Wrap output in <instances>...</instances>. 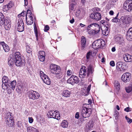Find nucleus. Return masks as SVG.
<instances>
[{
    "mask_svg": "<svg viewBox=\"0 0 132 132\" xmlns=\"http://www.w3.org/2000/svg\"><path fill=\"white\" fill-rule=\"evenodd\" d=\"M5 118L6 119H9L11 118H13L12 115V113L9 112H7L5 115Z\"/></svg>",
    "mask_w": 132,
    "mask_h": 132,
    "instance_id": "obj_30",
    "label": "nucleus"
},
{
    "mask_svg": "<svg viewBox=\"0 0 132 132\" xmlns=\"http://www.w3.org/2000/svg\"><path fill=\"white\" fill-rule=\"evenodd\" d=\"M45 56H38L39 59V60L42 62L44 61L45 59Z\"/></svg>",
    "mask_w": 132,
    "mask_h": 132,
    "instance_id": "obj_45",
    "label": "nucleus"
},
{
    "mask_svg": "<svg viewBox=\"0 0 132 132\" xmlns=\"http://www.w3.org/2000/svg\"><path fill=\"white\" fill-rule=\"evenodd\" d=\"M6 44L4 42H1L0 43V46H2V47L3 48L4 47V46H5Z\"/></svg>",
    "mask_w": 132,
    "mask_h": 132,
    "instance_id": "obj_50",
    "label": "nucleus"
},
{
    "mask_svg": "<svg viewBox=\"0 0 132 132\" xmlns=\"http://www.w3.org/2000/svg\"><path fill=\"white\" fill-rule=\"evenodd\" d=\"M17 66H20L22 63L20 53L16 52L14 55H11L8 59V64L10 65H13L14 63Z\"/></svg>",
    "mask_w": 132,
    "mask_h": 132,
    "instance_id": "obj_1",
    "label": "nucleus"
},
{
    "mask_svg": "<svg viewBox=\"0 0 132 132\" xmlns=\"http://www.w3.org/2000/svg\"><path fill=\"white\" fill-rule=\"evenodd\" d=\"M74 19L73 18L72 19L70 20V22L71 23H73L74 22Z\"/></svg>",
    "mask_w": 132,
    "mask_h": 132,
    "instance_id": "obj_61",
    "label": "nucleus"
},
{
    "mask_svg": "<svg viewBox=\"0 0 132 132\" xmlns=\"http://www.w3.org/2000/svg\"><path fill=\"white\" fill-rule=\"evenodd\" d=\"M89 16L91 18L95 21H98L101 18L100 13L96 12L92 13L90 14Z\"/></svg>",
    "mask_w": 132,
    "mask_h": 132,
    "instance_id": "obj_10",
    "label": "nucleus"
},
{
    "mask_svg": "<svg viewBox=\"0 0 132 132\" xmlns=\"http://www.w3.org/2000/svg\"><path fill=\"white\" fill-rule=\"evenodd\" d=\"M131 78V74L128 72L124 73L122 76L121 79L125 82H129Z\"/></svg>",
    "mask_w": 132,
    "mask_h": 132,
    "instance_id": "obj_11",
    "label": "nucleus"
},
{
    "mask_svg": "<svg viewBox=\"0 0 132 132\" xmlns=\"http://www.w3.org/2000/svg\"><path fill=\"white\" fill-rule=\"evenodd\" d=\"M70 92L68 90H64L62 92L63 96L68 97L70 95Z\"/></svg>",
    "mask_w": 132,
    "mask_h": 132,
    "instance_id": "obj_29",
    "label": "nucleus"
},
{
    "mask_svg": "<svg viewBox=\"0 0 132 132\" xmlns=\"http://www.w3.org/2000/svg\"><path fill=\"white\" fill-rule=\"evenodd\" d=\"M93 126V123L92 120H90L86 125V129L88 130L91 129Z\"/></svg>",
    "mask_w": 132,
    "mask_h": 132,
    "instance_id": "obj_21",
    "label": "nucleus"
},
{
    "mask_svg": "<svg viewBox=\"0 0 132 132\" xmlns=\"http://www.w3.org/2000/svg\"><path fill=\"white\" fill-rule=\"evenodd\" d=\"M54 74L55 75V76L58 79L61 78L62 76V74L60 70L56 72Z\"/></svg>",
    "mask_w": 132,
    "mask_h": 132,
    "instance_id": "obj_28",
    "label": "nucleus"
},
{
    "mask_svg": "<svg viewBox=\"0 0 132 132\" xmlns=\"http://www.w3.org/2000/svg\"><path fill=\"white\" fill-rule=\"evenodd\" d=\"M47 115L48 116V117L50 118H52V117L53 116V111H50L48 112Z\"/></svg>",
    "mask_w": 132,
    "mask_h": 132,
    "instance_id": "obj_39",
    "label": "nucleus"
},
{
    "mask_svg": "<svg viewBox=\"0 0 132 132\" xmlns=\"http://www.w3.org/2000/svg\"><path fill=\"white\" fill-rule=\"evenodd\" d=\"M61 124V126L63 128H67L68 126V122L65 120H63Z\"/></svg>",
    "mask_w": 132,
    "mask_h": 132,
    "instance_id": "obj_31",
    "label": "nucleus"
},
{
    "mask_svg": "<svg viewBox=\"0 0 132 132\" xmlns=\"http://www.w3.org/2000/svg\"><path fill=\"white\" fill-rule=\"evenodd\" d=\"M86 39L84 36H82L81 38V43L82 48L84 49L86 46Z\"/></svg>",
    "mask_w": 132,
    "mask_h": 132,
    "instance_id": "obj_23",
    "label": "nucleus"
},
{
    "mask_svg": "<svg viewBox=\"0 0 132 132\" xmlns=\"http://www.w3.org/2000/svg\"><path fill=\"white\" fill-rule=\"evenodd\" d=\"M112 51L113 52H114L116 51V49L115 47H113L112 48Z\"/></svg>",
    "mask_w": 132,
    "mask_h": 132,
    "instance_id": "obj_62",
    "label": "nucleus"
},
{
    "mask_svg": "<svg viewBox=\"0 0 132 132\" xmlns=\"http://www.w3.org/2000/svg\"><path fill=\"white\" fill-rule=\"evenodd\" d=\"M27 127V132H39L38 129L34 127L31 126H29L28 127L26 126Z\"/></svg>",
    "mask_w": 132,
    "mask_h": 132,
    "instance_id": "obj_24",
    "label": "nucleus"
},
{
    "mask_svg": "<svg viewBox=\"0 0 132 132\" xmlns=\"http://www.w3.org/2000/svg\"><path fill=\"white\" fill-rule=\"evenodd\" d=\"M100 26L98 24L94 23L89 25L87 27L88 30H92L94 31L95 33L96 34L98 33L100 30Z\"/></svg>",
    "mask_w": 132,
    "mask_h": 132,
    "instance_id": "obj_6",
    "label": "nucleus"
},
{
    "mask_svg": "<svg viewBox=\"0 0 132 132\" xmlns=\"http://www.w3.org/2000/svg\"><path fill=\"white\" fill-rule=\"evenodd\" d=\"M3 49L4 51L6 52H7L9 51V46L6 44L4 46Z\"/></svg>",
    "mask_w": 132,
    "mask_h": 132,
    "instance_id": "obj_40",
    "label": "nucleus"
},
{
    "mask_svg": "<svg viewBox=\"0 0 132 132\" xmlns=\"http://www.w3.org/2000/svg\"><path fill=\"white\" fill-rule=\"evenodd\" d=\"M114 12L112 10L110 11L109 12V14L110 15H113L114 14Z\"/></svg>",
    "mask_w": 132,
    "mask_h": 132,
    "instance_id": "obj_58",
    "label": "nucleus"
},
{
    "mask_svg": "<svg viewBox=\"0 0 132 132\" xmlns=\"http://www.w3.org/2000/svg\"><path fill=\"white\" fill-rule=\"evenodd\" d=\"M26 21L28 25H31L34 22L33 17L32 16L28 17L26 16Z\"/></svg>",
    "mask_w": 132,
    "mask_h": 132,
    "instance_id": "obj_22",
    "label": "nucleus"
},
{
    "mask_svg": "<svg viewBox=\"0 0 132 132\" xmlns=\"http://www.w3.org/2000/svg\"><path fill=\"white\" fill-rule=\"evenodd\" d=\"M16 85V81L14 80L11 82V83H9L8 85L7 86V89H5L7 90L8 92L10 89H12L13 90H14L15 88Z\"/></svg>",
    "mask_w": 132,
    "mask_h": 132,
    "instance_id": "obj_15",
    "label": "nucleus"
},
{
    "mask_svg": "<svg viewBox=\"0 0 132 132\" xmlns=\"http://www.w3.org/2000/svg\"><path fill=\"white\" fill-rule=\"evenodd\" d=\"M123 63L122 62H118L116 64V68L117 69H122L124 70L125 69L123 67Z\"/></svg>",
    "mask_w": 132,
    "mask_h": 132,
    "instance_id": "obj_26",
    "label": "nucleus"
},
{
    "mask_svg": "<svg viewBox=\"0 0 132 132\" xmlns=\"http://www.w3.org/2000/svg\"><path fill=\"white\" fill-rule=\"evenodd\" d=\"M119 13H118L116 17L112 20V21L113 22H119L120 21V19L118 18Z\"/></svg>",
    "mask_w": 132,
    "mask_h": 132,
    "instance_id": "obj_32",
    "label": "nucleus"
},
{
    "mask_svg": "<svg viewBox=\"0 0 132 132\" xmlns=\"http://www.w3.org/2000/svg\"><path fill=\"white\" fill-rule=\"evenodd\" d=\"M123 8L129 12L132 9V0L126 1L123 4Z\"/></svg>",
    "mask_w": 132,
    "mask_h": 132,
    "instance_id": "obj_9",
    "label": "nucleus"
},
{
    "mask_svg": "<svg viewBox=\"0 0 132 132\" xmlns=\"http://www.w3.org/2000/svg\"><path fill=\"white\" fill-rule=\"evenodd\" d=\"M24 5L25 6H27L28 4V2L27 0H24Z\"/></svg>",
    "mask_w": 132,
    "mask_h": 132,
    "instance_id": "obj_59",
    "label": "nucleus"
},
{
    "mask_svg": "<svg viewBox=\"0 0 132 132\" xmlns=\"http://www.w3.org/2000/svg\"><path fill=\"white\" fill-rule=\"evenodd\" d=\"M28 119L29 122L30 123H32L33 122L34 119H33L31 117H29L28 118Z\"/></svg>",
    "mask_w": 132,
    "mask_h": 132,
    "instance_id": "obj_51",
    "label": "nucleus"
},
{
    "mask_svg": "<svg viewBox=\"0 0 132 132\" xmlns=\"http://www.w3.org/2000/svg\"><path fill=\"white\" fill-rule=\"evenodd\" d=\"M8 80V78L7 76H4L3 77L2 81L3 83L2 85V87L4 90L7 89V86L9 83Z\"/></svg>",
    "mask_w": 132,
    "mask_h": 132,
    "instance_id": "obj_13",
    "label": "nucleus"
},
{
    "mask_svg": "<svg viewBox=\"0 0 132 132\" xmlns=\"http://www.w3.org/2000/svg\"><path fill=\"white\" fill-rule=\"evenodd\" d=\"M27 94L30 99L33 100L38 98L40 96L39 94L38 93L33 90L28 92Z\"/></svg>",
    "mask_w": 132,
    "mask_h": 132,
    "instance_id": "obj_7",
    "label": "nucleus"
},
{
    "mask_svg": "<svg viewBox=\"0 0 132 132\" xmlns=\"http://www.w3.org/2000/svg\"><path fill=\"white\" fill-rule=\"evenodd\" d=\"M121 21L123 23L126 24L128 23V18L126 15H124L121 17L120 19Z\"/></svg>",
    "mask_w": 132,
    "mask_h": 132,
    "instance_id": "obj_27",
    "label": "nucleus"
},
{
    "mask_svg": "<svg viewBox=\"0 0 132 132\" xmlns=\"http://www.w3.org/2000/svg\"><path fill=\"white\" fill-rule=\"evenodd\" d=\"M115 114H114V117H115L116 119H117V116L118 114V112L117 111H116V112H115Z\"/></svg>",
    "mask_w": 132,
    "mask_h": 132,
    "instance_id": "obj_54",
    "label": "nucleus"
},
{
    "mask_svg": "<svg viewBox=\"0 0 132 132\" xmlns=\"http://www.w3.org/2000/svg\"><path fill=\"white\" fill-rule=\"evenodd\" d=\"M49 29V26L48 25H46L44 27V30L45 31L47 32Z\"/></svg>",
    "mask_w": 132,
    "mask_h": 132,
    "instance_id": "obj_49",
    "label": "nucleus"
},
{
    "mask_svg": "<svg viewBox=\"0 0 132 132\" xmlns=\"http://www.w3.org/2000/svg\"><path fill=\"white\" fill-rule=\"evenodd\" d=\"M6 122L7 125L9 127H12L14 125L13 118L6 119Z\"/></svg>",
    "mask_w": 132,
    "mask_h": 132,
    "instance_id": "obj_16",
    "label": "nucleus"
},
{
    "mask_svg": "<svg viewBox=\"0 0 132 132\" xmlns=\"http://www.w3.org/2000/svg\"><path fill=\"white\" fill-rule=\"evenodd\" d=\"M18 31L20 32L23 31L24 29V23L22 19H20L18 20Z\"/></svg>",
    "mask_w": 132,
    "mask_h": 132,
    "instance_id": "obj_12",
    "label": "nucleus"
},
{
    "mask_svg": "<svg viewBox=\"0 0 132 132\" xmlns=\"http://www.w3.org/2000/svg\"><path fill=\"white\" fill-rule=\"evenodd\" d=\"M110 65L111 66L114 67L115 66V63L114 61H112L110 62Z\"/></svg>",
    "mask_w": 132,
    "mask_h": 132,
    "instance_id": "obj_52",
    "label": "nucleus"
},
{
    "mask_svg": "<svg viewBox=\"0 0 132 132\" xmlns=\"http://www.w3.org/2000/svg\"><path fill=\"white\" fill-rule=\"evenodd\" d=\"M79 117V112H77L76 114L75 118L77 119H78Z\"/></svg>",
    "mask_w": 132,
    "mask_h": 132,
    "instance_id": "obj_56",
    "label": "nucleus"
},
{
    "mask_svg": "<svg viewBox=\"0 0 132 132\" xmlns=\"http://www.w3.org/2000/svg\"><path fill=\"white\" fill-rule=\"evenodd\" d=\"M92 52L89 51L88 52L86 55L87 61L88 62L89 61L90 57L92 55Z\"/></svg>",
    "mask_w": 132,
    "mask_h": 132,
    "instance_id": "obj_37",
    "label": "nucleus"
},
{
    "mask_svg": "<svg viewBox=\"0 0 132 132\" xmlns=\"http://www.w3.org/2000/svg\"><path fill=\"white\" fill-rule=\"evenodd\" d=\"M93 69L91 65L88 66L87 68L85 66H82L79 72V77L81 78H85L86 76L88 77L93 73Z\"/></svg>",
    "mask_w": 132,
    "mask_h": 132,
    "instance_id": "obj_2",
    "label": "nucleus"
},
{
    "mask_svg": "<svg viewBox=\"0 0 132 132\" xmlns=\"http://www.w3.org/2000/svg\"><path fill=\"white\" fill-rule=\"evenodd\" d=\"M116 108H117V109L118 110H120V108H119V106L118 105H117Z\"/></svg>",
    "mask_w": 132,
    "mask_h": 132,
    "instance_id": "obj_64",
    "label": "nucleus"
},
{
    "mask_svg": "<svg viewBox=\"0 0 132 132\" xmlns=\"http://www.w3.org/2000/svg\"><path fill=\"white\" fill-rule=\"evenodd\" d=\"M115 40L118 43H122L123 41V39L121 36L119 35L116 38Z\"/></svg>",
    "mask_w": 132,
    "mask_h": 132,
    "instance_id": "obj_25",
    "label": "nucleus"
},
{
    "mask_svg": "<svg viewBox=\"0 0 132 132\" xmlns=\"http://www.w3.org/2000/svg\"><path fill=\"white\" fill-rule=\"evenodd\" d=\"M105 44L104 40L102 39L97 40H95L92 44V47L95 50H96L99 48H102Z\"/></svg>",
    "mask_w": 132,
    "mask_h": 132,
    "instance_id": "obj_5",
    "label": "nucleus"
},
{
    "mask_svg": "<svg viewBox=\"0 0 132 132\" xmlns=\"http://www.w3.org/2000/svg\"><path fill=\"white\" fill-rule=\"evenodd\" d=\"M114 85L116 88L117 90H119L120 89V86L119 82L117 81H115L114 82Z\"/></svg>",
    "mask_w": 132,
    "mask_h": 132,
    "instance_id": "obj_35",
    "label": "nucleus"
},
{
    "mask_svg": "<svg viewBox=\"0 0 132 132\" xmlns=\"http://www.w3.org/2000/svg\"><path fill=\"white\" fill-rule=\"evenodd\" d=\"M26 50L27 52L28 53H30L32 51V49L30 48L29 46H26Z\"/></svg>",
    "mask_w": 132,
    "mask_h": 132,
    "instance_id": "obj_42",
    "label": "nucleus"
},
{
    "mask_svg": "<svg viewBox=\"0 0 132 132\" xmlns=\"http://www.w3.org/2000/svg\"><path fill=\"white\" fill-rule=\"evenodd\" d=\"M105 62L104 60V57H103L101 59V62L102 63L104 62Z\"/></svg>",
    "mask_w": 132,
    "mask_h": 132,
    "instance_id": "obj_63",
    "label": "nucleus"
},
{
    "mask_svg": "<svg viewBox=\"0 0 132 132\" xmlns=\"http://www.w3.org/2000/svg\"><path fill=\"white\" fill-rule=\"evenodd\" d=\"M125 118L128 123H130L132 122V119L128 118L127 116L125 117Z\"/></svg>",
    "mask_w": 132,
    "mask_h": 132,
    "instance_id": "obj_48",
    "label": "nucleus"
},
{
    "mask_svg": "<svg viewBox=\"0 0 132 132\" xmlns=\"http://www.w3.org/2000/svg\"><path fill=\"white\" fill-rule=\"evenodd\" d=\"M126 92L128 93H130L132 90V86H129L126 88Z\"/></svg>",
    "mask_w": 132,
    "mask_h": 132,
    "instance_id": "obj_38",
    "label": "nucleus"
},
{
    "mask_svg": "<svg viewBox=\"0 0 132 132\" xmlns=\"http://www.w3.org/2000/svg\"><path fill=\"white\" fill-rule=\"evenodd\" d=\"M31 15H32V13L31 12V11L29 10H28L27 11V13L26 16H27V17L31 16Z\"/></svg>",
    "mask_w": 132,
    "mask_h": 132,
    "instance_id": "obj_46",
    "label": "nucleus"
},
{
    "mask_svg": "<svg viewBox=\"0 0 132 132\" xmlns=\"http://www.w3.org/2000/svg\"><path fill=\"white\" fill-rule=\"evenodd\" d=\"M88 103L89 104H91L92 103V100L91 99H89L88 100Z\"/></svg>",
    "mask_w": 132,
    "mask_h": 132,
    "instance_id": "obj_60",
    "label": "nucleus"
},
{
    "mask_svg": "<svg viewBox=\"0 0 132 132\" xmlns=\"http://www.w3.org/2000/svg\"><path fill=\"white\" fill-rule=\"evenodd\" d=\"M124 110L126 112H128L131 110H130V108L129 107H127L124 109Z\"/></svg>",
    "mask_w": 132,
    "mask_h": 132,
    "instance_id": "obj_55",
    "label": "nucleus"
},
{
    "mask_svg": "<svg viewBox=\"0 0 132 132\" xmlns=\"http://www.w3.org/2000/svg\"><path fill=\"white\" fill-rule=\"evenodd\" d=\"M123 58L126 62H131L132 61V56L128 54H125L123 55Z\"/></svg>",
    "mask_w": 132,
    "mask_h": 132,
    "instance_id": "obj_18",
    "label": "nucleus"
},
{
    "mask_svg": "<svg viewBox=\"0 0 132 132\" xmlns=\"http://www.w3.org/2000/svg\"><path fill=\"white\" fill-rule=\"evenodd\" d=\"M34 29L36 40L38 41L39 39V32L38 33L37 27L35 22L34 23Z\"/></svg>",
    "mask_w": 132,
    "mask_h": 132,
    "instance_id": "obj_20",
    "label": "nucleus"
},
{
    "mask_svg": "<svg viewBox=\"0 0 132 132\" xmlns=\"http://www.w3.org/2000/svg\"><path fill=\"white\" fill-rule=\"evenodd\" d=\"M91 87V85L90 84L87 87V89L86 92L87 93V94H89V92L90 89Z\"/></svg>",
    "mask_w": 132,
    "mask_h": 132,
    "instance_id": "obj_47",
    "label": "nucleus"
},
{
    "mask_svg": "<svg viewBox=\"0 0 132 132\" xmlns=\"http://www.w3.org/2000/svg\"><path fill=\"white\" fill-rule=\"evenodd\" d=\"M12 7V6L10 5V4H9L8 5H6L5 6V10L7 11L9 10Z\"/></svg>",
    "mask_w": 132,
    "mask_h": 132,
    "instance_id": "obj_43",
    "label": "nucleus"
},
{
    "mask_svg": "<svg viewBox=\"0 0 132 132\" xmlns=\"http://www.w3.org/2000/svg\"><path fill=\"white\" fill-rule=\"evenodd\" d=\"M126 37L128 40L130 41L132 40V28L129 29L127 31Z\"/></svg>",
    "mask_w": 132,
    "mask_h": 132,
    "instance_id": "obj_17",
    "label": "nucleus"
},
{
    "mask_svg": "<svg viewBox=\"0 0 132 132\" xmlns=\"http://www.w3.org/2000/svg\"><path fill=\"white\" fill-rule=\"evenodd\" d=\"M38 56H45V53L44 51H40L39 52L38 54Z\"/></svg>",
    "mask_w": 132,
    "mask_h": 132,
    "instance_id": "obj_44",
    "label": "nucleus"
},
{
    "mask_svg": "<svg viewBox=\"0 0 132 132\" xmlns=\"http://www.w3.org/2000/svg\"><path fill=\"white\" fill-rule=\"evenodd\" d=\"M108 26H105L104 27V29L103 30V29L101 28L103 34L105 36L107 35L109 33V27L110 26V24H107Z\"/></svg>",
    "mask_w": 132,
    "mask_h": 132,
    "instance_id": "obj_19",
    "label": "nucleus"
},
{
    "mask_svg": "<svg viewBox=\"0 0 132 132\" xmlns=\"http://www.w3.org/2000/svg\"><path fill=\"white\" fill-rule=\"evenodd\" d=\"M40 75L41 78L44 83L48 85L50 84L51 81L50 78L43 72L41 71H40Z\"/></svg>",
    "mask_w": 132,
    "mask_h": 132,
    "instance_id": "obj_8",
    "label": "nucleus"
},
{
    "mask_svg": "<svg viewBox=\"0 0 132 132\" xmlns=\"http://www.w3.org/2000/svg\"><path fill=\"white\" fill-rule=\"evenodd\" d=\"M73 75L71 76V77L69 78L67 81V82L69 83L70 84L72 85H73Z\"/></svg>",
    "mask_w": 132,
    "mask_h": 132,
    "instance_id": "obj_36",
    "label": "nucleus"
},
{
    "mask_svg": "<svg viewBox=\"0 0 132 132\" xmlns=\"http://www.w3.org/2000/svg\"><path fill=\"white\" fill-rule=\"evenodd\" d=\"M73 85L75 83L77 84L79 82L78 78L76 76L73 75Z\"/></svg>",
    "mask_w": 132,
    "mask_h": 132,
    "instance_id": "obj_34",
    "label": "nucleus"
},
{
    "mask_svg": "<svg viewBox=\"0 0 132 132\" xmlns=\"http://www.w3.org/2000/svg\"><path fill=\"white\" fill-rule=\"evenodd\" d=\"M72 74V71L70 70H68L67 72V74L68 76H70Z\"/></svg>",
    "mask_w": 132,
    "mask_h": 132,
    "instance_id": "obj_53",
    "label": "nucleus"
},
{
    "mask_svg": "<svg viewBox=\"0 0 132 132\" xmlns=\"http://www.w3.org/2000/svg\"><path fill=\"white\" fill-rule=\"evenodd\" d=\"M4 24V27L6 29L8 30L11 28L10 21L9 19H5L3 14L0 12V25Z\"/></svg>",
    "mask_w": 132,
    "mask_h": 132,
    "instance_id": "obj_3",
    "label": "nucleus"
},
{
    "mask_svg": "<svg viewBox=\"0 0 132 132\" xmlns=\"http://www.w3.org/2000/svg\"><path fill=\"white\" fill-rule=\"evenodd\" d=\"M56 113L57 114L58 113V112H56ZM52 118L56 119L57 120L60 119V114H59L57 115V114H56L54 116H53L52 117Z\"/></svg>",
    "mask_w": 132,
    "mask_h": 132,
    "instance_id": "obj_41",
    "label": "nucleus"
},
{
    "mask_svg": "<svg viewBox=\"0 0 132 132\" xmlns=\"http://www.w3.org/2000/svg\"><path fill=\"white\" fill-rule=\"evenodd\" d=\"M24 12H22L18 15V16L20 17L21 16H24Z\"/></svg>",
    "mask_w": 132,
    "mask_h": 132,
    "instance_id": "obj_57",
    "label": "nucleus"
},
{
    "mask_svg": "<svg viewBox=\"0 0 132 132\" xmlns=\"http://www.w3.org/2000/svg\"><path fill=\"white\" fill-rule=\"evenodd\" d=\"M87 105L85 104L84 105V106L85 105ZM92 109L90 108H88L85 107H83V109L81 112L80 115L83 117L86 118L90 116L92 114Z\"/></svg>",
    "mask_w": 132,
    "mask_h": 132,
    "instance_id": "obj_4",
    "label": "nucleus"
},
{
    "mask_svg": "<svg viewBox=\"0 0 132 132\" xmlns=\"http://www.w3.org/2000/svg\"><path fill=\"white\" fill-rule=\"evenodd\" d=\"M60 67L56 64H52L50 67V71L52 74L55 73L58 71L60 70Z\"/></svg>",
    "mask_w": 132,
    "mask_h": 132,
    "instance_id": "obj_14",
    "label": "nucleus"
},
{
    "mask_svg": "<svg viewBox=\"0 0 132 132\" xmlns=\"http://www.w3.org/2000/svg\"><path fill=\"white\" fill-rule=\"evenodd\" d=\"M23 89V86L21 84H18V86L16 87V91L18 92H19L21 91Z\"/></svg>",
    "mask_w": 132,
    "mask_h": 132,
    "instance_id": "obj_33",
    "label": "nucleus"
}]
</instances>
